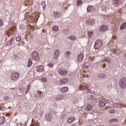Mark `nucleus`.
I'll return each instance as SVG.
<instances>
[{
	"label": "nucleus",
	"mask_w": 126,
	"mask_h": 126,
	"mask_svg": "<svg viewBox=\"0 0 126 126\" xmlns=\"http://www.w3.org/2000/svg\"><path fill=\"white\" fill-rule=\"evenodd\" d=\"M81 3H82V0H77V5L78 6L79 5H80V4H81Z\"/></svg>",
	"instance_id": "nucleus-28"
},
{
	"label": "nucleus",
	"mask_w": 126,
	"mask_h": 126,
	"mask_svg": "<svg viewBox=\"0 0 126 126\" xmlns=\"http://www.w3.org/2000/svg\"><path fill=\"white\" fill-rule=\"evenodd\" d=\"M102 46H103V42L101 40L98 39L95 42L94 48L95 50H99V49L102 48Z\"/></svg>",
	"instance_id": "nucleus-2"
},
{
	"label": "nucleus",
	"mask_w": 126,
	"mask_h": 126,
	"mask_svg": "<svg viewBox=\"0 0 126 126\" xmlns=\"http://www.w3.org/2000/svg\"><path fill=\"white\" fill-rule=\"evenodd\" d=\"M93 10H94V6H88L87 7V11L88 12H91L92 11H93Z\"/></svg>",
	"instance_id": "nucleus-18"
},
{
	"label": "nucleus",
	"mask_w": 126,
	"mask_h": 126,
	"mask_svg": "<svg viewBox=\"0 0 126 126\" xmlns=\"http://www.w3.org/2000/svg\"><path fill=\"white\" fill-rule=\"evenodd\" d=\"M126 27V22L123 23L120 27L121 30H123V29H125Z\"/></svg>",
	"instance_id": "nucleus-24"
},
{
	"label": "nucleus",
	"mask_w": 126,
	"mask_h": 126,
	"mask_svg": "<svg viewBox=\"0 0 126 126\" xmlns=\"http://www.w3.org/2000/svg\"><path fill=\"white\" fill-rule=\"evenodd\" d=\"M42 32L43 33H46L47 31L45 30H42Z\"/></svg>",
	"instance_id": "nucleus-41"
},
{
	"label": "nucleus",
	"mask_w": 126,
	"mask_h": 126,
	"mask_svg": "<svg viewBox=\"0 0 126 126\" xmlns=\"http://www.w3.org/2000/svg\"><path fill=\"white\" fill-rule=\"evenodd\" d=\"M41 81L42 82H46V81H47V78H42L41 79Z\"/></svg>",
	"instance_id": "nucleus-35"
},
{
	"label": "nucleus",
	"mask_w": 126,
	"mask_h": 126,
	"mask_svg": "<svg viewBox=\"0 0 126 126\" xmlns=\"http://www.w3.org/2000/svg\"><path fill=\"white\" fill-rule=\"evenodd\" d=\"M105 105H106V100L104 99H100L98 102L99 107L103 108V107H105Z\"/></svg>",
	"instance_id": "nucleus-5"
},
{
	"label": "nucleus",
	"mask_w": 126,
	"mask_h": 126,
	"mask_svg": "<svg viewBox=\"0 0 126 126\" xmlns=\"http://www.w3.org/2000/svg\"><path fill=\"white\" fill-rule=\"evenodd\" d=\"M89 66H90V63L88 62L85 63L83 64V68H87V67H89Z\"/></svg>",
	"instance_id": "nucleus-19"
},
{
	"label": "nucleus",
	"mask_w": 126,
	"mask_h": 126,
	"mask_svg": "<svg viewBox=\"0 0 126 126\" xmlns=\"http://www.w3.org/2000/svg\"><path fill=\"white\" fill-rule=\"evenodd\" d=\"M59 55H60V50L58 49H56L55 51L54 55V60H58L59 58Z\"/></svg>",
	"instance_id": "nucleus-8"
},
{
	"label": "nucleus",
	"mask_w": 126,
	"mask_h": 126,
	"mask_svg": "<svg viewBox=\"0 0 126 126\" xmlns=\"http://www.w3.org/2000/svg\"><path fill=\"white\" fill-rule=\"evenodd\" d=\"M83 58H84V55H83V54H80L78 55L77 62L79 63H81V62L83 61Z\"/></svg>",
	"instance_id": "nucleus-7"
},
{
	"label": "nucleus",
	"mask_w": 126,
	"mask_h": 126,
	"mask_svg": "<svg viewBox=\"0 0 126 126\" xmlns=\"http://www.w3.org/2000/svg\"><path fill=\"white\" fill-rule=\"evenodd\" d=\"M48 65L49 67H53V66H54V64L50 63V64H48Z\"/></svg>",
	"instance_id": "nucleus-37"
},
{
	"label": "nucleus",
	"mask_w": 126,
	"mask_h": 126,
	"mask_svg": "<svg viewBox=\"0 0 126 126\" xmlns=\"http://www.w3.org/2000/svg\"><path fill=\"white\" fill-rule=\"evenodd\" d=\"M5 110V107L3 106L0 109L1 111H4Z\"/></svg>",
	"instance_id": "nucleus-39"
},
{
	"label": "nucleus",
	"mask_w": 126,
	"mask_h": 126,
	"mask_svg": "<svg viewBox=\"0 0 126 126\" xmlns=\"http://www.w3.org/2000/svg\"><path fill=\"white\" fill-rule=\"evenodd\" d=\"M58 72L60 75H65L66 74H67V71L63 69V68H60L59 69Z\"/></svg>",
	"instance_id": "nucleus-6"
},
{
	"label": "nucleus",
	"mask_w": 126,
	"mask_h": 126,
	"mask_svg": "<svg viewBox=\"0 0 126 126\" xmlns=\"http://www.w3.org/2000/svg\"><path fill=\"white\" fill-rule=\"evenodd\" d=\"M68 39H70L71 41H74L76 40V37L74 36H71L69 37H68Z\"/></svg>",
	"instance_id": "nucleus-25"
},
{
	"label": "nucleus",
	"mask_w": 126,
	"mask_h": 126,
	"mask_svg": "<svg viewBox=\"0 0 126 126\" xmlns=\"http://www.w3.org/2000/svg\"><path fill=\"white\" fill-rule=\"evenodd\" d=\"M11 28L10 29V31H11Z\"/></svg>",
	"instance_id": "nucleus-52"
},
{
	"label": "nucleus",
	"mask_w": 126,
	"mask_h": 126,
	"mask_svg": "<svg viewBox=\"0 0 126 126\" xmlns=\"http://www.w3.org/2000/svg\"><path fill=\"white\" fill-rule=\"evenodd\" d=\"M84 88L86 91H90V89H89V86L88 85H86L84 86Z\"/></svg>",
	"instance_id": "nucleus-27"
},
{
	"label": "nucleus",
	"mask_w": 126,
	"mask_h": 126,
	"mask_svg": "<svg viewBox=\"0 0 126 126\" xmlns=\"http://www.w3.org/2000/svg\"><path fill=\"white\" fill-rule=\"evenodd\" d=\"M36 70L38 72H43L44 71V67L43 65H38L36 68Z\"/></svg>",
	"instance_id": "nucleus-9"
},
{
	"label": "nucleus",
	"mask_w": 126,
	"mask_h": 126,
	"mask_svg": "<svg viewBox=\"0 0 126 126\" xmlns=\"http://www.w3.org/2000/svg\"><path fill=\"white\" fill-rule=\"evenodd\" d=\"M119 2H120V1L119 0H113V3L115 6H118V4H119Z\"/></svg>",
	"instance_id": "nucleus-23"
},
{
	"label": "nucleus",
	"mask_w": 126,
	"mask_h": 126,
	"mask_svg": "<svg viewBox=\"0 0 126 126\" xmlns=\"http://www.w3.org/2000/svg\"><path fill=\"white\" fill-rule=\"evenodd\" d=\"M30 87H31L30 85H29L28 86V89H27V90H30Z\"/></svg>",
	"instance_id": "nucleus-40"
},
{
	"label": "nucleus",
	"mask_w": 126,
	"mask_h": 126,
	"mask_svg": "<svg viewBox=\"0 0 126 126\" xmlns=\"http://www.w3.org/2000/svg\"><path fill=\"white\" fill-rule=\"evenodd\" d=\"M74 121H75V118L74 117H71L67 119V123L68 124H72Z\"/></svg>",
	"instance_id": "nucleus-11"
},
{
	"label": "nucleus",
	"mask_w": 126,
	"mask_h": 126,
	"mask_svg": "<svg viewBox=\"0 0 126 126\" xmlns=\"http://www.w3.org/2000/svg\"><path fill=\"white\" fill-rule=\"evenodd\" d=\"M2 25H3V22L2 20L0 19V26H2Z\"/></svg>",
	"instance_id": "nucleus-36"
},
{
	"label": "nucleus",
	"mask_w": 126,
	"mask_h": 126,
	"mask_svg": "<svg viewBox=\"0 0 126 126\" xmlns=\"http://www.w3.org/2000/svg\"><path fill=\"white\" fill-rule=\"evenodd\" d=\"M29 62H28V64L27 65L28 67H30L31 65H32V61L31 60V58H29L28 59Z\"/></svg>",
	"instance_id": "nucleus-22"
},
{
	"label": "nucleus",
	"mask_w": 126,
	"mask_h": 126,
	"mask_svg": "<svg viewBox=\"0 0 126 126\" xmlns=\"http://www.w3.org/2000/svg\"><path fill=\"white\" fill-rule=\"evenodd\" d=\"M89 100H94L95 99V96L94 95H90L89 97Z\"/></svg>",
	"instance_id": "nucleus-31"
},
{
	"label": "nucleus",
	"mask_w": 126,
	"mask_h": 126,
	"mask_svg": "<svg viewBox=\"0 0 126 126\" xmlns=\"http://www.w3.org/2000/svg\"><path fill=\"white\" fill-rule=\"evenodd\" d=\"M52 30L53 31H58L59 30V27L55 26L54 27H53Z\"/></svg>",
	"instance_id": "nucleus-26"
},
{
	"label": "nucleus",
	"mask_w": 126,
	"mask_h": 126,
	"mask_svg": "<svg viewBox=\"0 0 126 126\" xmlns=\"http://www.w3.org/2000/svg\"><path fill=\"white\" fill-rule=\"evenodd\" d=\"M13 40V37H12L10 39V40H9V41H10L11 42H12V40Z\"/></svg>",
	"instance_id": "nucleus-42"
},
{
	"label": "nucleus",
	"mask_w": 126,
	"mask_h": 126,
	"mask_svg": "<svg viewBox=\"0 0 126 126\" xmlns=\"http://www.w3.org/2000/svg\"><path fill=\"white\" fill-rule=\"evenodd\" d=\"M28 91H29V90H27V91H26V94H27V93H28Z\"/></svg>",
	"instance_id": "nucleus-48"
},
{
	"label": "nucleus",
	"mask_w": 126,
	"mask_h": 126,
	"mask_svg": "<svg viewBox=\"0 0 126 126\" xmlns=\"http://www.w3.org/2000/svg\"><path fill=\"white\" fill-rule=\"evenodd\" d=\"M39 94H40V95H42V94H43V92L39 91Z\"/></svg>",
	"instance_id": "nucleus-45"
},
{
	"label": "nucleus",
	"mask_w": 126,
	"mask_h": 126,
	"mask_svg": "<svg viewBox=\"0 0 126 126\" xmlns=\"http://www.w3.org/2000/svg\"><path fill=\"white\" fill-rule=\"evenodd\" d=\"M72 126H75V125L74 124H73Z\"/></svg>",
	"instance_id": "nucleus-50"
},
{
	"label": "nucleus",
	"mask_w": 126,
	"mask_h": 126,
	"mask_svg": "<svg viewBox=\"0 0 126 126\" xmlns=\"http://www.w3.org/2000/svg\"><path fill=\"white\" fill-rule=\"evenodd\" d=\"M11 90H15V88H10Z\"/></svg>",
	"instance_id": "nucleus-44"
},
{
	"label": "nucleus",
	"mask_w": 126,
	"mask_h": 126,
	"mask_svg": "<svg viewBox=\"0 0 126 126\" xmlns=\"http://www.w3.org/2000/svg\"><path fill=\"white\" fill-rule=\"evenodd\" d=\"M112 121H115V119H112Z\"/></svg>",
	"instance_id": "nucleus-51"
},
{
	"label": "nucleus",
	"mask_w": 126,
	"mask_h": 126,
	"mask_svg": "<svg viewBox=\"0 0 126 126\" xmlns=\"http://www.w3.org/2000/svg\"><path fill=\"white\" fill-rule=\"evenodd\" d=\"M11 44H12V42L9 40L8 41H7V42L6 43V46H10V45H11Z\"/></svg>",
	"instance_id": "nucleus-33"
},
{
	"label": "nucleus",
	"mask_w": 126,
	"mask_h": 126,
	"mask_svg": "<svg viewBox=\"0 0 126 126\" xmlns=\"http://www.w3.org/2000/svg\"><path fill=\"white\" fill-rule=\"evenodd\" d=\"M46 1H44L42 3V4H45V5H46V3H45Z\"/></svg>",
	"instance_id": "nucleus-47"
},
{
	"label": "nucleus",
	"mask_w": 126,
	"mask_h": 126,
	"mask_svg": "<svg viewBox=\"0 0 126 126\" xmlns=\"http://www.w3.org/2000/svg\"><path fill=\"white\" fill-rule=\"evenodd\" d=\"M97 77L99 78H107V74L105 73H99L97 74Z\"/></svg>",
	"instance_id": "nucleus-10"
},
{
	"label": "nucleus",
	"mask_w": 126,
	"mask_h": 126,
	"mask_svg": "<svg viewBox=\"0 0 126 126\" xmlns=\"http://www.w3.org/2000/svg\"><path fill=\"white\" fill-rule=\"evenodd\" d=\"M115 112H116V111L115 110V109H111L109 110V113L110 114H114L115 113Z\"/></svg>",
	"instance_id": "nucleus-34"
},
{
	"label": "nucleus",
	"mask_w": 126,
	"mask_h": 126,
	"mask_svg": "<svg viewBox=\"0 0 126 126\" xmlns=\"http://www.w3.org/2000/svg\"><path fill=\"white\" fill-rule=\"evenodd\" d=\"M32 57L34 61H38L39 60V53L34 51L32 53Z\"/></svg>",
	"instance_id": "nucleus-4"
},
{
	"label": "nucleus",
	"mask_w": 126,
	"mask_h": 126,
	"mask_svg": "<svg viewBox=\"0 0 126 126\" xmlns=\"http://www.w3.org/2000/svg\"><path fill=\"white\" fill-rule=\"evenodd\" d=\"M20 77V74L18 72H14L10 76L11 80H13L14 81H16V80H18Z\"/></svg>",
	"instance_id": "nucleus-3"
},
{
	"label": "nucleus",
	"mask_w": 126,
	"mask_h": 126,
	"mask_svg": "<svg viewBox=\"0 0 126 126\" xmlns=\"http://www.w3.org/2000/svg\"><path fill=\"white\" fill-rule=\"evenodd\" d=\"M67 81H68V78H65L63 79H62L60 81V83H61V84L63 85V84H65V82H67Z\"/></svg>",
	"instance_id": "nucleus-16"
},
{
	"label": "nucleus",
	"mask_w": 126,
	"mask_h": 126,
	"mask_svg": "<svg viewBox=\"0 0 126 126\" xmlns=\"http://www.w3.org/2000/svg\"><path fill=\"white\" fill-rule=\"evenodd\" d=\"M64 98V96L63 95H59L56 97V100L57 101H60V100H63Z\"/></svg>",
	"instance_id": "nucleus-17"
},
{
	"label": "nucleus",
	"mask_w": 126,
	"mask_h": 126,
	"mask_svg": "<svg viewBox=\"0 0 126 126\" xmlns=\"http://www.w3.org/2000/svg\"><path fill=\"white\" fill-rule=\"evenodd\" d=\"M5 123V120L2 119L0 121V125L1 126V125H4V124Z\"/></svg>",
	"instance_id": "nucleus-29"
},
{
	"label": "nucleus",
	"mask_w": 126,
	"mask_h": 126,
	"mask_svg": "<svg viewBox=\"0 0 126 126\" xmlns=\"http://www.w3.org/2000/svg\"><path fill=\"white\" fill-rule=\"evenodd\" d=\"M68 91V87H64L61 89V92L62 93H65Z\"/></svg>",
	"instance_id": "nucleus-14"
},
{
	"label": "nucleus",
	"mask_w": 126,
	"mask_h": 126,
	"mask_svg": "<svg viewBox=\"0 0 126 126\" xmlns=\"http://www.w3.org/2000/svg\"><path fill=\"white\" fill-rule=\"evenodd\" d=\"M16 41L17 42H20V41H21V37L20 36L17 37Z\"/></svg>",
	"instance_id": "nucleus-30"
},
{
	"label": "nucleus",
	"mask_w": 126,
	"mask_h": 126,
	"mask_svg": "<svg viewBox=\"0 0 126 126\" xmlns=\"http://www.w3.org/2000/svg\"><path fill=\"white\" fill-rule=\"evenodd\" d=\"M119 85L120 88L125 89L126 87V77L121 78L119 81Z\"/></svg>",
	"instance_id": "nucleus-1"
},
{
	"label": "nucleus",
	"mask_w": 126,
	"mask_h": 126,
	"mask_svg": "<svg viewBox=\"0 0 126 126\" xmlns=\"http://www.w3.org/2000/svg\"><path fill=\"white\" fill-rule=\"evenodd\" d=\"M103 62H108V59H105L103 61Z\"/></svg>",
	"instance_id": "nucleus-46"
},
{
	"label": "nucleus",
	"mask_w": 126,
	"mask_h": 126,
	"mask_svg": "<svg viewBox=\"0 0 126 126\" xmlns=\"http://www.w3.org/2000/svg\"><path fill=\"white\" fill-rule=\"evenodd\" d=\"M24 91H25V88L22 87L19 90V93L20 94V96H22L23 94H24Z\"/></svg>",
	"instance_id": "nucleus-13"
},
{
	"label": "nucleus",
	"mask_w": 126,
	"mask_h": 126,
	"mask_svg": "<svg viewBox=\"0 0 126 126\" xmlns=\"http://www.w3.org/2000/svg\"><path fill=\"white\" fill-rule=\"evenodd\" d=\"M93 35V32H88V35L89 38H91V36Z\"/></svg>",
	"instance_id": "nucleus-32"
},
{
	"label": "nucleus",
	"mask_w": 126,
	"mask_h": 126,
	"mask_svg": "<svg viewBox=\"0 0 126 126\" xmlns=\"http://www.w3.org/2000/svg\"><path fill=\"white\" fill-rule=\"evenodd\" d=\"M34 124L31 125L30 126H33Z\"/></svg>",
	"instance_id": "nucleus-49"
},
{
	"label": "nucleus",
	"mask_w": 126,
	"mask_h": 126,
	"mask_svg": "<svg viewBox=\"0 0 126 126\" xmlns=\"http://www.w3.org/2000/svg\"><path fill=\"white\" fill-rule=\"evenodd\" d=\"M46 119L47 121H51L52 120V119H53V116H52V115L51 114H47L46 116Z\"/></svg>",
	"instance_id": "nucleus-20"
},
{
	"label": "nucleus",
	"mask_w": 126,
	"mask_h": 126,
	"mask_svg": "<svg viewBox=\"0 0 126 126\" xmlns=\"http://www.w3.org/2000/svg\"><path fill=\"white\" fill-rule=\"evenodd\" d=\"M54 14L55 17H60L61 16V13L60 12H54Z\"/></svg>",
	"instance_id": "nucleus-21"
},
{
	"label": "nucleus",
	"mask_w": 126,
	"mask_h": 126,
	"mask_svg": "<svg viewBox=\"0 0 126 126\" xmlns=\"http://www.w3.org/2000/svg\"><path fill=\"white\" fill-rule=\"evenodd\" d=\"M10 108V107H9V108H8V109H9Z\"/></svg>",
	"instance_id": "nucleus-53"
},
{
	"label": "nucleus",
	"mask_w": 126,
	"mask_h": 126,
	"mask_svg": "<svg viewBox=\"0 0 126 126\" xmlns=\"http://www.w3.org/2000/svg\"><path fill=\"white\" fill-rule=\"evenodd\" d=\"M86 111L89 112L92 110V105L90 104H87L85 107Z\"/></svg>",
	"instance_id": "nucleus-15"
},
{
	"label": "nucleus",
	"mask_w": 126,
	"mask_h": 126,
	"mask_svg": "<svg viewBox=\"0 0 126 126\" xmlns=\"http://www.w3.org/2000/svg\"><path fill=\"white\" fill-rule=\"evenodd\" d=\"M99 30L100 31H101V32L107 31L108 30V27L106 25H103L100 27Z\"/></svg>",
	"instance_id": "nucleus-12"
},
{
	"label": "nucleus",
	"mask_w": 126,
	"mask_h": 126,
	"mask_svg": "<svg viewBox=\"0 0 126 126\" xmlns=\"http://www.w3.org/2000/svg\"><path fill=\"white\" fill-rule=\"evenodd\" d=\"M4 100L5 101H7V100H8V97H7V96H5V97H4Z\"/></svg>",
	"instance_id": "nucleus-38"
},
{
	"label": "nucleus",
	"mask_w": 126,
	"mask_h": 126,
	"mask_svg": "<svg viewBox=\"0 0 126 126\" xmlns=\"http://www.w3.org/2000/svg\"><path fill=\"white\" fill-rule=\"evenodd\" d=\"M66 55L67 56H69V52H66Z\"/></svg>",
	"instance_id": "nucleus-43"
}]
</instances>
